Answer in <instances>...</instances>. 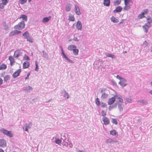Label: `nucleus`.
Returning <instances> with one entry per match:
<instances>
[{
  "mask_svg": "<svg viewBox=\"0 0 152 152\" xmlns=\"http://www.w3.org/2000/svg\"><path fill=\"white\" fill-rule=\"evenodd\" d=\"M102 119L103 121L104 122V125H107L109 123L110 121L109 119L107 117H103Z\"/></svg>",
  "mask_w": 152,
  "mask_h": 152,
  "instance_id": "6ab92c4d",
  "label": "nucleus"
},
{
  "mask_svg": "<svg viewBox=\"0 0 152 152\" xmlns=\"http://www.w3.org/2000/svg\"><path fill=\"white\" fill-rule=\"evenodd\" d=\"M66 146H67L68 145H69V147L70 148H72V143L71 142H69V144L67 145L66 144Z\"/></svg>",
  "mask_w": 152,
  "mask_h": 152,
  "instance_id": "0e129e2a",
  "label": "nucleus"
},
{
  "mask_svg": "<svg viewBox=\"0 0 152 152\" xmlns=\"http://www.w3.org/2000/svg\"><path fill=\"white\" fill-rule=\"evenodd\" d=\"M116 77L117 78L120 80H121L123 78V77H121V76H119L118 75H117Z\"/></svg>",
  "mask_w": 152,
  "mask_h": 152,
  "instance_id": "052dcab7",
  "label": "nucleus"
},
{
  "mask_svg": "<svg viewBox=\"0 0 152 152\" xmlns=\"http://www.w3.org/2000/svg\"><path fill=\"white\" fill-rule=\"evenodd\" d=\"M151 26V25L147 24L145 23V25L143 26H142L144 31L145 32L147 33L148 31L149 28Z\"/></svg>",
  "mask_w": 152,
  "mask_h": 152,
  "instance_id": "1a4fd4ad",
  "label": "nucleus"
},
{
  "mask_svg": "<svg viewBox=\"0 0 152 152\" xmlns=\"http://www.w3.org/2000/svg\"><path fill=\"white\" fill-rule=\"evenodd\" d=\"M118 108L120 112H121L123 110V108L122 107L121 104H118Z\"/></svg>",
  "mask_w": 152,
  "mask_h": 152,
  "instance_id": "79ce46f5",
  "label": "nucleus"
},
{
  "mask_svg": "<svg viewBox=\"0 0 152 152\" xmlns=\"http://www.w3.org/2000/svg\"><path fill=\"white\" fill-rule=\"evenodd\" d=\"M27 41H28L31 43H32L33 42V39H27Z\"/></svg>",
  "mask_w": 152,
  "mask_h": 152,
  "instance_id": "13d9d810",
  "label": "nucleus"
},
{
  "mask_svg": "<svg viewBox=\"0 0 152 152\" xmlns=\"http://www.w3.org/2000/svg\"><path fill=\"white\" fill-rule=\"evenodd\" d=\"M112 82L113 84L114 85V86L117 85V83L114 80H112Z\"/></svg>",
  "mask_w": 152,
  "mask_h": 152,
  "instance_id": "69168bd1",
  "label": "nucleus"
},
{
  "mask_svg": "<svg viewBox=\"0 0 152 152\" xmlns=\"http://www.w3.org/2000/svg\"><path fill=\"white\" fill-rule=\"evenodd\" d=\"M51 18L50 16L48 17H45L42 20V22L43 23H46L49 21Z\"/></svg>",
  "mask_w": 152,
  "mask_h": 152,
  "instance_id": "b1692460",
  "label": "nucleus"
},
{
  "mask_svg": "<svg viewBox=\"0 0 152 152\" xmlns=\"http://www.w3.org/2000/svg\"><path fill=\"white\" fill-rule=\"evenodd\" d=\"M21 72V69H19L15 72L12 75V77L14 78H16L18 76Z\"/></svg>",
  "mask_w": 152,
  "mask_h": 152,
  "instance_id": "0eeeda50",
  "label": "nucleus"
},
{
  "mask_svg": "<svg viewBox=\"0 0 152 152\" xmlns=\"http://www.w3.org/2000/svg\"><path fill=\"white\" fill-rule=\"evenodd\" d=\"M113 97H114L115 99H119L121 97L120 95H118L116 94H115V95H114Z\"/></svg>",
  "mask_w": 152,
  "mask_h": 152,
  "instance_id": "49530a36",
  "label": "nucleus"
},
{
  "mask_svg": "<svg viewBox=\"0 0 152 152\" xmlns=\"http://www.w3.org/2000/svg\"><path fill=\"white\" fill-rule=\"evenodd\" d=\"M112 122L115 125H117L118 124L117 119L116 118H112Z\"/></svg>",
  "mask_w": 152,
  "mask_h": 152,
  "instance_id": "a18cd8bd",
  "label": "nucleus"
},
{
  "mask_svg": "<svg viewBox=\"0 0 152 152\" xmlns=\"http://www.w3.org/2000/svg\"><path fill=\"white\" fill-rule=\"evenodd\" d=\"M61 140H62L63 141V142L64 143H64V144L65 145L66 144V143H66V144L67 145H68V143L66 142V135H64L63 136V138L62 137V135H61Z\"/></svg>",
  "mask_w": 152,
  "mask_h": 152,
  "instance_id": "bb28decb",
  "label": "nucleus"
},
{
  "mask_svg": "<svg viewBox=\"0 0 152 152\" xmlns=\"http://www.w3.org/2000/svg\"><path fill=\"white\" fill-rule=\"evenodd\" d=\"M32 126V124L31 122H29L28 123H26L24 125V126L25 127V129L23 128V129L26 132H28V129L30 128Z\"/></svg>",
  "mask_w": 152,
  "mask_h": 152,
  "instance_id": "39448f33",
  "label": "nucleus"
},
{
  "mask_svg": "<svg viewBox=\"0 0 152 152\" xmlns=\"http://www.w3.org/2000/svg\"><path fill=\"white\" fill-rule=\"evenodd\" d=\"M35 63L36 67H35V71H37L38 70L39 66H38V64H37V61H35Z\"/></svg>",
  "mask_w": 152,
  "mask_h": 152,
  "instance_id": "8fccbe9b",
  "label": "nucleus"
},
{
  "mask_svg": "<svg viewBox=\"0 0 152 152\" xmlns=\"http://www.w3.org/2000/svg\"><path fill=\"white\" fill-rule=\"evenodd\" d=\"M23 60L27 61H29L30 59L29 57L26 54H25L23 57Z\"/></svg>",
  "mask_w": 152,
  "mask_h": 152,
  "instance_id": "ea45409f",
  "label": "nucleus"
},
{
  "mask_svg": "<svg viewBox=\"0 0 152 152\" xmlns=\"http://www.w3.org/2000/svg\"><path fill=\"white\" fill-rule=\"evenodd\" d=\"M10 79V76L9 75H7L4 77V81L5 82H7L8 80Z\"/></svg>",
  "mask_w": 152,
  "mask_h": 152,
  "instance_id": "72a5a7b5",
  "label": "nucleus"
},
{
  "mask_svg": "<svg viewBox=\"0 0 152 152\" xmlns=\"http://www.w3.org/2000/svg\"><path fill=\"white\" fill-rule=\"evenodd\" d=\"M105 55L107 57H111L112 58H116V56L114 55L109 53H105Z\"/></svg>",
  "mask_w": 152,
  "mask_h": 152,
  "instance_id": "5701e85b",
  "label": "nucleus"
},
{
  "mask_svg": "<svg viewBox=\"0 0 152 152\" xmlns=\"http://www.w3.org/2000/svg\"><path fill=\"white\" fill-rule=\"evenodd\" d=\"M131 5H125V6L124 8V10H129L131 8L130 6Z\"/></svg>",
  "mask_w": 152,
  "mask_h": 152,
  "instance_id": "4c0bfd02",
  "label": "nucleus"
},
{
  "mask_svg": "<svg viewBox=\"0 0 152 152\" xmlns=\"http://www.w3.org/2000/svg\"><path fill=\"white\" fill-rule=\"evenodd\" d=\"M54 138H55V140L54 141L57 144H58L59 145L61 144V142H62V140L61 139H60L59 138H56V137H53V139L54 140Z\"/></svg>",
  "mask_w": 152,
  "mask_h": 152,
  "instance_id": "aec40b11",
  "label": "nucleus"
},
{
  "mask_svg": "<svg viewBox=\"0 0 152 152\" xmlns=\"http://www.w3.org/2000/svg\"><path fill=\"white\" fill-rule=\"evenodd\" d=\"M132 4V2L131 1V0H124V4L125 5H131L130 4V3Z\"/></svg>",
  "mask_w": 152,
  "mask_h": 152,
  "instance_id": "e433bc0d",
  "label": "nucleus"
},
{
  "mask_svg": "<svg viewBox=\"0 0 152 152\" xmlns=\"http://www.w3.org/2000/svg\"><path fill=\"white\" fill-rule=\"evenodd\" d=\"M65 9L66 11L68 12L71 9V5L70 4H67L65 7Z\"/></svg>",
  "mask_w": 152,
  "mask_h": 152,
  "instance_id": "c9c22d12",
  "label": "nucleus"
},
{
  "mask_svg": "<svg viewBox=\"0 0 152 152\" xmlns=\"http://www.w3.org/2000/svg\"><path fill=\"white\" fill-rule=\"evenodd\" d=\"M95 102L96 105L98 107H99L101 104V103L99 100V99L98 98H97L95 100Z\"/></svg>",
  "mask_w": 152,
  "mask_h": 152,
  "instance_id": "c756f323",
  "label": "nucleus"
},
{
  "mask_svg": "<svg viewBox=\"0 0 152 152\" xmlns=\"http://www.w3.org/2000/svg\"><path fill=\"white\" fill-rule=\"evenodd\" d=\"M101 114L102 116L104 117L106 115V113L104 110H102L101 112Z\"/></svg>",
  "mask_w": 152,
  "mask_h": 152,
  "instance_id": "5fc2aeb1",
  "label": "nucleus"
},
{
  "mask_svg": "<svg viewBox=\"0 0 152 152\" xmlns=\"http://www.w3.org/2000/svg\"><path fill=\"white\" fill-rule=\"evenodd\" d=\"M122 10V7L120 6H118L113 11L114 13L120 12Z\"/></svg>",
  "mask_w": 152,
  "mask_h": 152,
  "instance_id": "412c9836",
  "label": "nucleus"
},
{
  "mask_svg": "<svg viewBox=\"0 0 152 152\" xmlns=\"http://www.w3.org/2000/svg\"><path fill=\"white\" fill-rule=\"evenodd\" d=\"M108 94L105 92H103L102 94L101 98L103 99H105L108 97Z\"/></svg>",
  "mask_w": 152,
  "mask_h": 152,
  "instance_id": "7c9ffc66",
  "label": "nucleus"
},
{
  "mask_svg": "<svg viewBox=\"0 0 152 152\" xmlns=\"http://www.w3.org/2000/svg\"><path fill=\"white\" fill-rule=\"evenodd\" d=\"M101 107H106L107 106L106 104V103L103 102H102L101 103Z\"/></svg>",
  "mask_w": 152,
  "mask_h": 152,
  "instance_id": "6e6d98bb",
  "label": "nucleus"
},
{
  "mask_svg": "<svg viewBox=\"0 0 152 152\" xmlns=\"http://www.w3.org/2000/svg\"><path fill=\"white\" fill-rule=\"evenodd\" d=\"M110 19L111 21L114 23H116L119 21L118 20L113 16H112Z\"/></svg>",
  "mask_w": 152,
  "mask_h": 152,
  "instance_id": "a878e982",
  "label": "nucleus"
},
{
  "mask_svg": "<svg viewBox=\"0 0 152 152\" xmlns=\"http://www.w3.org/2000/svg\"><path fill=\"white\" fill-rule=\"evenodd\" d=\"M4 5L1 3H0V10L4 9Z\"/></svg>",
  "mask_w": 152,
  "mask_h": 152,
  "instance_id": "4d7b16f0",
  "label": "nucleus"
},
{
  "mask_svg": "<svg viewBox=\"0 0 152 152\" xmlns=\"http://www.w3.org/2000/svg\"><path fill=\"white\" fill-rule=\"evenodd\" d=\"M75 48H77V46L74 45H69L67 47V49L71 51H73Z\"/></svg>",
  "mask_w": 152,
  "mask_h": 152,
  "instance_id": "a211bd4d",
  "label": "nucleus"
},
{
  "mask_svg": "<svg viewBox=\"0 0 152 152\" xmlns=\"http://www.w3.org/2000/svg\"><path fill=\"white\" fill-rule=\"evenodd\" d=\"M32 89L33 88L32 87L30 86H28V87H27L26 89L25 90H26L27 92H30V91L32 90Z\"/></svg>",
  "mask_w": 152,
  "mask_h": 152,
  "instance_id": "c03bdc74",
  "label": "nucleus"
},
{
  "mask_svg": "<svg viewBox=\"0 0 152 152\" xmlns=\"http://www.w3.org/2000/svg\"><path fill=\"white\" fill-rule=\"evenodd\" d=\"M76 151L77 152H82V151L79 150L77 148H76Z\"/></svg>",
  "mask_w": 152,
  "mask_h": 152,
  "instance_id": "774afa93",
  "label": "nucleus"
},
{
  "mask_svg": "<svg viewBox=\"0 0 152 152\" xmlns=\"http://www.w3.org/2000/svg\"><path fill=\"white\" fill-rule=\"evenodd\" d=\"M118 102H120L121 103H123V99L121 97L120 99H119V100L117 103H118Z\"/></svg>",
  "mask_w": 152,
  "mask_h": 152,
  "instance_id": "e2e57ef3",
  "label": "nucleus"
},
{
  "mask_svg": "<svg viewBox=\"0 0 152 152\" xmlns=\"http://www.w3.org/2000/svg\"><path fill=\"white\" fill-rule=\"evenodd\" d=\"M73 53L75 56H77L78 55V53L79 52V50L77 48H75L73 50Z\"/></svg>",
  "mask_w": 152,
  "mask_h": 152,
  "instance_id": "c85d7f7f",
  "label": "nucleus"
},
{
  "mask_svg": "<svg viewBox=\"0 0 152 152\" xmlns=\"http://www.w3.org/2000/svg\"><path fill=\"white\" fill-rule=\"evenodd\" d=\"M25 26V24L24 22L22 21L15 26L14 28L15 29L21 30L24 28Z\"/></svg>",
  "mask_w": 152,
  "mask_h": 152,
  "instance_id": "7ed1b4c3",
  "label": "nucleus"
},
{
  "mask_svg": "<svg viewBox=\"0 0 152 152\" xmlns=\"http://www.w3.org/2000/svg\"><path fill=\"white\" fill-rule=\"evenodd\" d=\"M1 1L2 2L1 3L4 5H6L8 3V0H1Z\"/></svg>",
  "mask_w": 152,
  "mask_h": 152,
  "instance_id": "de8ad7c7",
  "label": "nucleus"
},
{
  "mask_svg": "<svg viewBox=\"0 0 152 152\" xmlns=\"http://www.w3.org/2000/svg\"><path fill=\"white\" fill-rule=\"evenodd\" d=\"M114 107V106H110L109 108V109L110 110H111Z\"/></svg>",
  "mask_w": 152,
  "mask_h": 152,
  "instance_id": "338daca9",
  "label": "nucleus"
},
{
  "mask_svg": "<svg viewBox=\"0 0 152 152\" xmlns=\"http://www.w3.org/2000/svg\"><path fill=\"white\" fill-rule=\"evenodd\" d=\"M21 31H18L17 30H15L11 32L10 34V36H13L15 35L21 33Z\"/></svg>",
  "mask_w": 152,
  "mask_h": 152,
  "instance_id": "ddd939ff",
  "label": "nucleus"
},
{
  "mask_svg": "<svg viewBox=\"0 0 152 152\" xmlns=\"http://www.w3.org/2000/svg\"><path fill=\"white\" fill-rule=\"evenodd\" d=\"M126 80L123 78V79L119 82L118 84L120 85L123 88L127 85V84L126 83Z\"/></svg>",
  "mask_w": 152,
  "mask_h": 152,
  "instance_id": "20e7f679",
  "label": "nucleus"
},
{
  "mask_svg": "<svg viewBox=\"0 0 152 152\" xmlns=\"http://www.w3.org/2000/svg\"><path fill=\"white\" fill-rule=\"evenodd\" d=\"M121 1V0H116L113 2V4L115 5H118L120 4Z\"/></svg>",
  "mask_w": 152,
  "mask_h": 152,
  "instance_id": "a19ab883",
  "label": "nucleus"
},
{
  "mask_svg": "<svg viewBox=\"0 0 152 152\" xmlns=\"http://www.w3.org/2000/svg\"><path fill=\"white\" fill-rule=\"evenodd\" d=\"M147 22L146 23V24L151 25V23L152 22V18H149L147 19Z\"/></svg>",
  "mask_w": 152,
  "mask_h": 152,
  "instance_id": "58836bf2",
  "label": "nucleus"
},
{
  "mask_svg": "<svg viewBox=\"0 0 152 152\" xmlns=\"http://www.w3.org/2000/svg\"><path fill=\"white\" fill-rule=\"evenodd\" d=\"M144 17H145L144 15L142 12L138 16V18L139 19H142Z\"/></svg>",
  "mask_w": 152,
  "mask_h": 152,
  "instance_id": "09e8293b",
  "label": "nucleus"
},
{
  "mask_svg": "<svg viewBox=\"0 0 152 152\" xmlns=\"http://www.w3.org/2000/svg\"><path fill=\"white\" fill-rule=\"evenodd\" d=\"M21 52L19 50H16L15 52L14 56L15 58H18L21 55Z\"/></svg>",
  "mask_w": 152,
  "mask_h": 152,
  "instance_id": "9d476101",
  "label": "nucleus"
},
{
  "mask_svg": "<svg viewBox=\"0 0 152 152\" xmlns=\"http://www.w3.org/2000/svg\"><path fill=\"white\" fill-rule=\"evenodd\" d=\"M61 93L64 94V97L66 99H68L69 97V95L65 90L61 91Z\"/></svg>",
  "mask_w": 152,
  "mask_h": 152,
  "instance_id": "f8f14e48",
  "label": "nucleus"
},
{
  "mask_svg": "<svg viewBox=\"0 0 152 152\" xmlns=\"http://www.w3.org/2000/svg\"><path fill=\"white\" fill-rule=\"evenodd\" d=\"M27 0H19V2L21 4H23L26 3Z\"/></svg>",
  "mask_w": 152,
  "mask_h": 152,
  "instance_id": "3c124183",
  "label": "nucleus"
},
{
  "mask_svg": "<svg viewBox=\"0 0 152 152\" xmlns=\"http://www.w3.org/2000/svg\"><path fill=\"white\" fill-rule=\"evenodd\" d=\"M126 102L129 103H131L132 102L131 99L129 98H126Z\"/></svg>",
  "mask_w": 152,
  "mask_h": 152,
  "instance_id": "864d4df0",
  "label": "nucleus"
},
{
  "mask_svg": "<svg viewBox=\"0 0 152 152\" xmlns=\"http://www.w3.org/2000/svg\"><path fill=\"white\" fill-rule=\"evenodd\" d=\"M20 18H22L23 20L25 21L27 20V16L25 15H22Z\"/></svg>",
  "mask_w": 152,
  "mask_h": 152,
  "instance_id": "37998d69",
  "label": "nucleus"
},
{
  "mask_svg": "<svg viewBox=\"0 0 152 152\" xmlns=\"http://www.w3.org/2000/svg\"><path fill=\"white\" fill-rule=\"evenodd\" d=\"M110 134L113 135L115 137H117L118 136V133L117 131L115 129H113L110 131Z\"/></svg>",
  "mask_w": 152,
  "mask_h": 152,
  "instance_id": "2eb2a0df",
  "label": "nucleus"
},
{
  "mask_svg": "<svg viewBox=\"0 0 152 152\" xmlns=\"http://www.w3.org/2000/svg\"><path fill=\"white\" fill-rule=\"evenodd\" d=\"M23 36L26 38H28L30 37V35L29 33L27 31H26L23 34Z\"/></svg>",
  "mask_w": 152,
  "mask_h": 152,
  "instance_id": "2f4dec72",
  "label": "nucleus"
},
{
  "mask_svg": "<svg viewBox=\"0 0 152 152\" xmlns=\"http://www.w3.org/2000/svg\"><path fill=\"white\" fill-rule=\"evenodd\" d=\"M148 12V10L147 9H145L142 12L144 15L146 14Z\"/></svg>",
  "mask_w": 152,
  "mask_h": 152,
  "instance_id": "603ef678",
  "label": "nucleus"
},
{
  "mask_svg": "<svg viewBox=\"0 0 152 152\" xmlns=\"http://www.w3.org/2000/svg\"><path fill=\"white\" fill-rule=\"evenodd\" d=\"M75 11L76 14L78 15L81 14V13L80 11V10L78 7L76 5H75Z\"/></svg>",
  "mask_w": 152,
  "mask_h": 152,
  "instance_id": "dca6fc26",
  "label": "nucleus"
},
{
  "mask_svg": "<svg viewBox=\"0 0 152 152\" xmlns=\"http://www.w3.org/2000/svg\"><path fill=\"white\" fill-rule=\"evenodd\" d=\"M60 47L61 49V54L62 56V57L63 58H64L66 60L68 61V62L70 63H74V62L73 61L69 59L65 54L62 47L60 46Z\"/></svg>",
  "mask_w": 152,
  "mask_h": 152,
  "instance_id": "f257e3e1",
  "label": "nucleus"
},
{
  "mask_svg": "<svg viewBox=\"0 0 152 152\" xmlns=\"http://www.w3.org/2000/svg\"><path fill=\"white\" fill-rule=\"evenodd\" d=\"M110 0H104V6L108 7L110 5Z\"/></svg>",
  "mask_w": 152,
  "mask_h": 152,
  "instance_id": "393cba45",
  "label": "nucleus"
},
{
  "mask_svg": "<svg viewBox=\"0 0 152 152\" xmlns=\"http://www.w3.org/2000/svg\"><path fill=\"white\" fill-rule=\"evenodd\" d=\"M0 131L3 133L4 134L9 136L10 137H13V134L10 131H8L4 128L1 129Z\"/></svg>",
  "mask_w": 152,
  "mask_h": 152,
  "instance_id": "f03ea898",
  "label": "nucleus"
},
{
  "mask_svg": "<svg viewBox=\"0 0 152 152\" xmlns=\"http://www.w3.org/2000/svg\"><path fill=\"white\" fill-rule=\"evenodd\" d=\"M7 68V65L4 64H2L0 65V70L6 69Z\"/></svg>",
  "mask_w": 152,
  "mask_h": 152,
  "instance_id": "473e14b6",
  "label": "nucleus"
},
{
  "mask_svg": "<svg viewBox=\"0 0 152 152\" xmlns=\"http://www.w3.org/2000/svg\"><path fill=\"white\" fill-rule=\"evenodd\" d=\"M76 28L78 30H81L82 28V25L81 22L78 21L76 25Z\"/></svg>",
  "mask_w": 152,
  "mask_h": 152,
  "instance_id": "f3484780",
  "label": "nucleus"
},
{
  "mask_svg": "<svg viewBox=\"0 0 152 152\" xmlns=\"http://www.w3.org/2000/svg\"><path fill=\"white\" fill-rule=\"evenodd\" d=\"M0 146L2 148L6 146V142L5 140L3 139L0 140Z\"/></svg>",
  "mask_w": 152,
  "mask_h": 152,
  "instance_id": "6e6552de",
  "label": "nucleus"
},
{
  "mask_svg": "<svg viewBox=\"0 0 152 152\" xmlns=\"http://www.w3.org/2000/svg\"><path fill=\"white\" fill-rule=\"evenodd\" d=\"M118 142L116 140H113L111 139H107L106 141V143L109 145H110L112 143L114 144Z\"/></svg>",
  "mask_w": 152,
  "mask_h": 152,
  "instance_id": "423d86ee",
  "label": "nucleus"
},
{
  "mask_svg": "<svg viewBox=\"0 0 152 152\" xmlns=\"http://www.w3.org/2000/svg\"><path fill=\"white\" fill-rule=\"evenodd\" d=\"M9 59L10 61V65L11 66H12L13 63L15 62L14 58L12 56H10L9 57Z\"/></svg>",
  "mask_w": 152,
  "mask_h": 152,
  "instance_id": "4be33fe9",
  "label": "nucleus"
},
{
  "mask_svg": "<svg viewBox=\"0 0 152 152\" xmlns=\"http://www.w3.org/2000/svg\"><path fill=\"white\" fill-rule=\"evenodd\" d=\"M42 53H43L42 56L46 59H48V54L44 50L42 51Z\"/></svg>",
  "mask_w": 152,
  "mask_h": 152,
  "instance_id": "cd10ccee",
  "label": "nucleus"
},
{
  "mask_svg": "<svg viewBox=\"0 0 152 152\" xmlns=\"http://www.w3.org/2000/svg\"><path fill=\"white\" fill-rule=\"evenodd\" d=\"M68 20H69L74 21L75 20V18L73 15H70L69 16Z\"/></svg>",
  "mask_w": 152,
  "mask_h": 152,
  "instance_id": "f704fd0d",
  "label": "nucleus"
},
{
  "mask_svg": "<svg viewBox=\"0 0 152 152\" xmlns=\"http://www.w3.org/2000/svg\"><path fill=\"white\" fill-rule=\"evenodd\" d=\"M30 66V63L29 62L26 61L24 62L23 64V69L27 68L29 67Z\"/></svg>",
  "mask_w": 152,
  "mask_h": 152,
  "instance_id": "4468645a",
  "label": "nucleus"
},
{
  "mask_svg": "<svg viewBox=\"0 0 152 152\" xmlns=\"http://www.w3.org/2000/svg\"><path fill=\"white\" fill-rule=\"evenodd\" d=\"M143 45L145 47H146L148 45V42H147L145 41L143 43Z\"/></svg>",
  "mask_w": 152,
  "mask_h": 152,
  "instance_id": "680f3d73",
  "label": "nucleus"
},
{
  "mask_svg": "<svg viewBox=\"0 0 152 152\" xmlns=\"http://www.w3.org/2000/svg\"><path fill=\"white\" fill-rule=\"evenodd\" d=\"M30 72H29L28 73L26 77H25V80L28 79L29 78V76L30 75Z\"/></svg>",
  "mask_w": 152,
  "mask_h": 152,
  "instance_id": "bf43d9fd",
  "label": "nucleus"
},
{
  "mask_svg": "<svg viewBox=\"0 0 152 152\" xmlns=\"http://www.w3.org/2000/svg\"><path fill=\"white\" fill-rule=\"evenodd\" d=\"M115 101V99L114 97L113 96L109 99L107 103L108 105H111L113 104Z\"/></svg>",
  "mask_w": 152,
  "mask_h": 152,
  "instance_id": "9b49d317",
  "label": "nucleus"
}]
</instances>
